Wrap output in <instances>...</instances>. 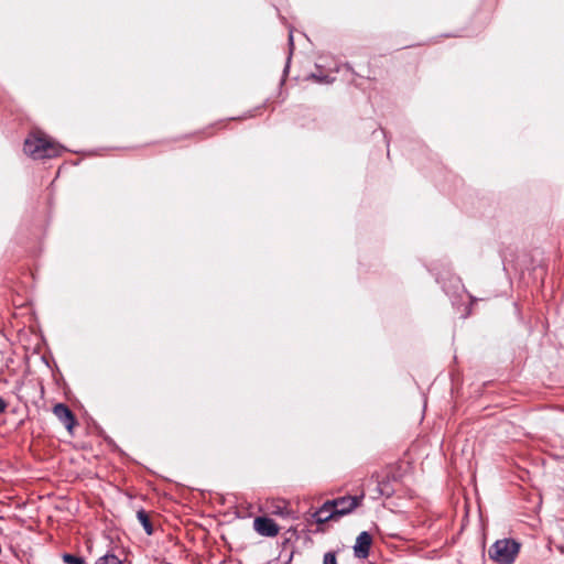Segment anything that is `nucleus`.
I'll return each mask as SVG.
<instances>
[{"mask_svg": "<svg viewBox=\"0 0 564 564\" xmlns=\"http://www.w3.org/2000/svg\"><path fill=\"white\" fill-rule=\"evenodd\" d=\"M456 282H457V286H458V288H460V289L464 291V286L460 284V280H459V279H457V281H456Z\"/></svg>", "mask_w": 564, "mask_h": 564, "instance_id": "obj_16", "label": "nucleus"}, {"mask_svg": "<svg viewBox=\"0 0 564 564\" xmlns=\"http://www.w3.org/2000/svg\"><path fill=\"white\" fill-rule=\"evenodd\" d=\"M96 564H121V561L113 554H105L99 557Z\"/></svg>", "mask_w": 564, "mask_h": 564, "instance_id": "obj_9", "label": "nucleus"}, {"mask_svg": "<svg viewBox=\"0 0 564 564\" xmlns=\"http://www.w3.org/2000/svg\"><path fill=\"white\" fill-rule=\"evenodd\" d=\"M53 413L68 431H72L75 425V417L67 405L64 403L55 404L53 408Z\"/></svg>", "mask_w": 564, "mask_h": 564, "instance_id": "obj_5", "label": "nucleus"}, {"mask_svg": "<svg viewBox=\"0 0 564 564\" xmlns=\"http://www.w3.org/2000/svg\"><path fill=\"white\" fill-rule=\"evenodd\" d=\"M312 517L318 524L326 523L329 520L337 519V514L335 513V510L332 509L330 503L328 501L324 502L321 508H318Z\"/></svg>", "mask_w": 564, "mask_h": 564, "instance_id": "obj_7", "label": "nucleus"}, {"mask_svg": "<svg viewBox=\"0 0 564 564\" xmlns=\"http://www.w3.org/2000/svg\"><path fill=\"white\" fill-rule=\"evenodd\" d=\"M7 409L6 401L0 397V413H3Z\"/></svg>", "mask_w": 564, "mask_h": 564, "instance_id": "obj_14", "label": "nucleus"}, {"mask_svg": "<svg viewBox=\"0 0 564 564\" xmlns=\"http://www.w3.org/2000/svg\"><path fill=\"white\" fill-rule=\"evenodd\" d=\"M62 557H63L64 563H66V564H85V561L83 557L74 555V554L65 553V554H63Z\"/></svg>", "mask_w": 564, "mask_h": 564, "instance_id": "obj_10", "label": "nucleus"}, {"mask_svg": "<svg viewBox=\"0 0 564 564\" xmlns=\"http://www.w3.org/2000/svg\"><path fill=\"white\" fill-rule=\"evenodd\" d=\"M24 153L34 160L58 156L64 148L40 131L33 132L24 141Z\"/></svg>", "mask_w": 564, "mask_h": 564, "instance_id": "obj_1", "label": "nucleus"}, {"mask_svg": "<svg viewBox=\"0 0 564 564\" xmlns=\"http://www.w3.org/2000/svg\"><path fill=\"white\" fill-rule=\"evenodd\" d=\"M371 543V535L366 531L361 532L357 536L356 544L354 546L355 556L358 558H366L369 555Z\"/></svg>", "mask_w": 564, "mask_h": 564, "instance_id": "obj_6", "label": "nucleus"}, {"mask_svg": "<svg viewBox=\"0 0 564 564\" xmlns=\"http://www.w3.org/2000/svg\"><path fill=\"white\" fill-rule=\"evenodd\" d=\"M137 518L140 521V523L142 524L145 532L148 534H152L153 529H152V524L150 522V519H149V516L147 514V512L144 510L138 511Z\"/></svg>", "mask_w": 564, "mask_h": 564, "instance_id": "obj_8", "label": "nucleus"}, {"mask_svg": "<svg viewBox=\"0 0 564 564\" xmlns=\"http://www.w3.org/2000/svg\"><path fill=\"white\" fill-rule=\"evenodd\" d=\"M520 551V544L513 539L497 540L488 550V556L497 564H513Z\"/></svg>", "mask_w": 564, "mask_h": 564, "instance_id": "obj_2", "label": "nucleus"}, {"mask_svg": "<svg viewBox=\"0 0 564 564\" xmlns=\"http://www.w3.org/2000/svg\"><path fill=\"white\" fill-rule=\"evenodd\" d=\"M362 497V495L360 497L345 496L327 501L330 503L332 509L335 510V513L339 518L354 511L360 505Z\"/></svg>", "mask_w": 564, "mask_h": 564, "instance_id": "obj_3", "label": "nucleus"}, {"mask_svg": "<svg viewBox=\"0 0 564 564\" xmlns=\"http://www.w3.org/2000/svg\"><path fill=\"white\" fill-rule=\"evenodd\" d=\"M289 41H290V45L293 46V35H292V33L289 34Z\"/></svg>", "mask_w": 564, "mask_h": 564, "instance_id": "obj_15", "label": "nucleus"}, {"mask_svg": "<svg viewBox=\"0 0 564 564\" xmlns=\"http://www.w3.org/2000/svg\"><path fill=\"white\" fill-rule=\"evenodd\" d=\"M274 514L285 517L290 514V511L286 507L276 506V508L272 511Z\"/></svg>", "mask_w": 564, "mask_h": 564, "instance_id": "obj_12", "label": "nucleus"}, {"mask_svg": "<svg viewBox=\"0 0 564 564\" xmlns=\"http://www.w3.org/2000/svg\"><path fill=\"white\" fill-rule=\"evenodd\" d=\"M324 564H337L335 554L332 552L326 553L324 555Z\"/></svg>", "mask_w": 564, "mask_h": 564, "instance_id": "obj_13", "label": "nucleus"}, {"mask_svg": "<svg viewBox=\"0 0 564 564\" xmlns=\"http://www.w3.org/2000/svg\"><path fill=\"white\" fill-rule=\"evenodd\" d=\"M311 78H313L314 80H316L319 84H330L334 82V77H332L329 75H323L322 73H313L311 75Z\"/></svg>", "mask_w": 564, "mask_h": 564, "instance_id": "obj_11", "label": "nucleus"}, {"mask_svg": "<svg viewBox=\"0 0 564 564\" xmlns=\"http://www.w3.org/2000/svg\"><path fill=\"white\" fill-rule=\"evenodd\" d=\"M254 530L262 536L273 538L279 534V525L270 518L258 517L253 521Z\"/></svg>", "mask_w": 564, "mask_h": 564, "instance_id": "obj_4", "label": "nucleus"}]
</instances>
